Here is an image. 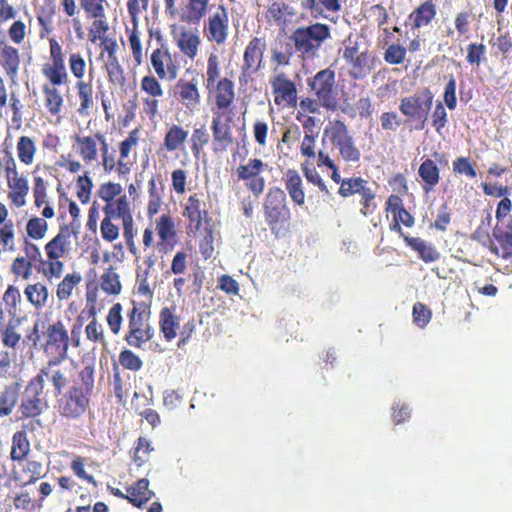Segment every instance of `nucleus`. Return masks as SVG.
<instances>
[{
	"label": "nucleus",
	"instance_id": "obj_1",
	"mask_svg": "<svg viewBox=\"0 0 512 512\" xmlns=\"http://www.w3.org/2000/svg\"><path fill=\"white\" fill-rule=\"evenodd\" d=\"M43 374L52 385L57 415L68 423L82 421L91 411L95 390L94 364L62 367L57 366L56 361H48Z\"/></svg>",
	"mask_w": 512,
	"mask_h": 512
},
{
	"label": "nucleus",
	"instance_id": "obj_2",
	"mask_svg": "<svg viewBox=\"0 0 512 512\" xmlns=\"http://www.w3.org/2000/svg\"><path fill=\"white\" fill-rule=\"evenodd\" d=\"M72 149L89 164L94 162L101 152V165L106 173H116L119 177H125L131 173L136 164V147L140 142V130L135 128L118 143V156L116 152L109 150L106 137L97 132L91 135L75 133L71 136Z\"/></svg>",
	"mask_w": 512,
	"mask_h": 512
},
{
	"label": "nucleus",
	"instance_id": "obj_3",
	"mask_svg": "<svg viewBox=\"0 0 512 512\" xmlns=\"http://www.w3.org/2000/svg\"><path fill=\"white\" fill-rule=\"evenodd\" d=\"M150 62L157 78L153 75L144 76L140 81V90L145 94L142 97V110L149 119H154L159 114V103L164 96L159 80H175L179 75L181 64L179 55L172 53L164 43L152 51Z\"/></svg>",
	"mask_w": 512,
	"mask_h": 512
},
{
	"label": "nucleus",
	"instance_id": "obj_4",
	"mask_svg": "<svg viewBox=\"0 0 512 512\" xmlns=\"http://www.w3.org/2000/svg\"><path fill=\"white\" fill-rule=\"evenodd\" d=\"M72 231L67 225L61 226L59 232L44 246L46 258L42 257L39 247L25 239L23 251L27 259L35 264V269L42 274L48 281L59 279L63 276L65 264L61 260L66 257L71 250Z\"/></svg>",
	"mask_w": 512,
	"mask_h": 512
},
{
	"label": "nucleus",
	"instance_id": "obj_5",
	"mask_svg": "<svg viewBox=\"0 0 512 512\" xmlns=\"http://www.w3.org/2000/svg\"><path fill=\"white\" fill-rule=\"evenodd\" d=\"M131 305L126 313L128 325L123 339L130 347L141 349L153 339L155 330L150 323L149 307L135 300H131Z\"/></svg>",
	"mask_w": 512,
	"mask_h": 512
},
{
	"label": "nucleus",
	"instance_id": "obj_6",
	"mask_svg": "<svg viewBox=\"0 0 512 512\" xmlns=\"http://www.w3.org/2000/svg\"><path fill=\"white\" fill-rule=\"evenodd\" d=\"M265 222L275 237H280L289 231L291 212L287 205L284 190L271 187L265 195L263 203Z\"/></svg>",
	"mask_w": 512,
	"mask_h": 512
},
{
	"label": "nucleus",
	"instance_id": "obj_7",
	"mask_svg": "<svg viewBox=\"0 0 512 512\" xmlns=\"http://www.w3.org/2000/svg\"><path fill=\"white\" fill-rule=\"evenodd\" d=\"M116 211L112 208L104 209V218L100 224V232L102 238L107 242H113L119 237V226L116 225L113 220L121 219L123 225V235L128 246L129 251L133 254H137V248L135 247L134 237V220L131 211H124L123 206L120 204L116 207Z\"/></svg>",
	"mask_w": 512,
	"mask_h": 512
},
{
	"label": "nucleus",
	"instance_id": "obj_8",
	"mask_svg": "<svg viewBox=\"0 0 512 512\" xmlns=\"http://www.w3.org/2000/svg\"><path fill=\"white\" fill-rule=\"evenodd\" d=\"M70 345L69 333L62 320H57L43 327L41 350L52 357L49 361H56L57 366L68 357Z\"/></svg>",
	"mask_w": 512,
	"mask_h": 512
},
{
	"label": "nucleus",
	"instance_id": "obj_9",
	"mask_svg": "<svg viewBox=\"0 0 512 512\" xmlns=\"http://www.w3.org/2000/svg\"><path fill=\"white\" fill-rule=\"evenodd\" d=\"M331 37L330 27L323 23H314L299 27L290 36L297 52L304 57L315 56L322 43Z\"/></svg>",
	"mask_w": 512,
	"mask_h": 512
},
{
	"label": "nucleus",
	"instance_id": "obj_10",
	"mask_svg": "<svg viewBox=\"0 0 512 512\" xmlns=\"http://www.w3.org/2000/svg\"><path fill=\"white\" fill-rule=\"evenodd\" d=\"M324 134L329 137L333 147L338 150L341 159L348 163L360 161L361 152L357 147L348 126L341 120H333L325 128Z\"/></svg>",
	"mask_w": 512,
	"mask_h": 512
},
{
	"label": "nucleus",
	"instance_id": "obj_11",
	"mask_svg": "<svg viewBox=\"0 0 512 512\" xmlns=\"http://www.w3.org/2000/svg\"><path fill=\"white\" fill-rule=\"evenodd\" d=\"M434 95L429 88H424L413 95L401 99L399 110L410 121L416 122V129L425 127Z\"/></svg>",
	"mask_w": 512,
	"mask_h": 512
},
{
	"label": "nucleus",
	"instance_id": "obj_12",
	"mask_svg": "<svg viewBox=\"0 0 512 512\" xmlns=\"http://www.w3.org/2000/svg\"><path fill=\"white\" fill-rule=\"evenodd\" d=\"M44 377L43 368L39 373L28 382L26 394L19 406V412L22 418H36L40 416L47 408V400L44 397Z\"/></svg>",
	"mask_w": 512,
	"mask_h": 512
},
{
	"label": "nucleus",
	"instance_id": "obj_13",
	"mask_svg": "<svg viewBox=\"0 0 512 512\" xmlns=\"http://www.w3.org/2000/svg\"><path fill=\"white\" fill-rule=\"evenodd\" d=\"M267 43L264 37H252L245 47L239 83L246 86L262 67Z\"/></svg>",
	"mask_w": 512,
	"mask_h": 512
},
{
	"label": "nucleus",
	"instance_id": "obj_14",
	"mask_svg": "<svg viewBox=\"0 0 512 512\" xmlns=\"http://www.w3.org/2000/svg\"><path fill=\"white\" fill-rule=\"evenodd\" d=\"M307 85L315 97L320 98L322 102L327 103L335 111L338 109L339 101L334 70L325 68L318 71L313 77L307 79Z\"/></svg>",
	"mask_w": 512,
	"mask_h": 512
},
{
	"label": "nucleus",
	"instance_id": "obj_15",
	"mask_svg": "<svg viewBox=\"0 0 512 512\" xmlns=\"http://www.w3.org/2000/svg\"><path fill=\"white\" fill-rule=\"evenodd\" d=\"M266 167L267 164L261 159L250 158L236 169L238 181H242L255 198H259L265 190L266 182L262 174Z\"/></svg>",
	"mask_w": 512,
	"mask_h": 512
},
{
	"label": "nucleus",
	"instance_id": "obj_16",
	"mask_svg": "<svg viewBox=\"0 0 512 512\" xmlns=\"http://www.w3.org/2000/svg\"><path fill=\"white\" fill-rule=\"evenodd\" d=\"M229 13L224 5L209 14L203 23V35L210 43L222 46L229 37Z\"/></svg>",
	"mask_w": 512,
	"mask_h": 512
},
{
	"label": "nucleus",
	"instance_id": "obj_17",
	"mask_svg": "<svg viewBox=\"0 0 512 512\" xmlns=\"http://www.w3.org/2000/svg\"><path fill=\"white\" fill-rule=\"evenodd\" d=\"M183 217L187 220V233L197 234L203 225H210L211 217L206 209V203L202 199V195L194 193L190 195L182 211Z\"/></svg>",
	"mask_w": 512,
	"mask_h": 512
},
{
	"label": "nucleus",
	"instance_id": "obj_18",
	"mask_svg": "<svg viewBox=\"0 0 512 512\" xmlns=\"http://www.w3.org/2000/svg\"><path fill=\"white\" fill-rule=\"evenodd\" d=\"M270 85L274 103L282 108H295L298 103V91L296 83L284 72L273 75Z\"/></svg>",
	"mask_w": 512,
	"mask_h": 512
},
{
	"label": "nucleus",
	"instance_id": "obj_19",
	"mask_svg": "<svg viewBox=\"0 0 512 512\" xmlns=\"http://www.w3.org/2000/svg\"><path fill=\"white\" fill-rule=\"evenodd\" d=\"M232 116L228 114H220L215 112L212 116V150L219 154L227 151L233 144L234 137L231 127Z\"/></svg>",
	"mask_w": 512,
	"mask_h": 512
},
{
	"label": "nucleus",
	"instance_id": "obj_20",
	"mask_svg": "<svg viewBox=\"0 0 512 512\" xmlns=\"http://www.w3.org/2000/svg\"><path fill=\"white\" fill-rule=\"evenodd\" d=\"M493 238L498 242L499 246L495 245L494 241L486 235V240L481 241L482 245L487 247L491 253L503 259L512 257V216L505 222L497 223L492 231Z\"/></svg>",
	"mask_w": 512,
	"mask_h": 512
},
{
	"label": "nucleus",
	"instance_id": "obj_21",
	"mask_svg": "<svg viewBox=\"0 0 512 512\" xmlns=\"http://www.w3.org/2000/svg\"><path fill=\"white\" fill-rule=\"evenodd\" d=\"M198 85V78L194 77L190 80L180 78L174 86L176 100L190 112L198 110L201 104V94Z\"/></svg>",
	"mask_w": 512,
	"mask_h": 512
},
{
	"label": "nucleus",
	"instance_id": "obj_22",
	"mask_svg": "<svg viewBox=\"0 0 512 512\" xmlns=\"http://www.w3.org/2000/svg\"><path fill=\"white\" fill-rule=\"evenodd\" d=\"M214 106L212 113L231 114V106L235 100L234 83L227 77L221 78L213 86Z\"/></svg>",
	"mask_w": 512,
	"mask_h": 512
},
{
	"label": "nucleus",
	"instance_id": "obj_23",
	"mask_svg": "<svg viewBox=\"0 0 512 512\" xmlns=\"http://www.w3.org/2000/svg\"><path fill=\"white\" fill-rule=\"evenodd\" d=\"M123 188L121 184L115 182H106L99 186L97 196L105 202L102 210L112 208L116 211V207L120 204L123 206L124 211H131L129 201L126 195H122Z\"/></svg>",
	"mask_w": 512,
	"mask_h": 512
},
{
	"label": "nucleus",
	"instance_id": "obj_24",
	"mask_svg": "<svg viewBox=\"0 0 512 512\" xmlns=\"http://www.w3.org/2000/svg\"><path fill=\"white\" fill-rule=\"evenodd\" d=\"M156 231L160 238L158 244L160 251L168 253L174 249L177 243L175 224L169 214H162L156 221Z\"/></svg>",
	"mask_w": 512,
	"mask_h": 512
},
{
	"label": "nucleus",
	"instance_id": "obj_25",
	"mask_svg": "<svg viewBox=\"0 0 512 512\" xmlns=\"http://www.w3.org/2000/svg\"><path fill=\"white\" fill-rule=\"evenodd\" d=\"M19 464L21 469L18 471L13 468L11 478L15 482H21L22 487L34 484L43 477V464L40 461L26 459Z\"/></svg>",
	"mask_w": 512,
	"mask_h": 512
},
{
	"label": "nucleus",
	"instance_id": "obj_26",
	"mask_svg": "<svg viewBox=\"0 0 512 512\" xmlns=\"http://www.w3.org/2000/svg\"><path fill=\"white\" fill-rule=\"evenodd\" d=\"M437 15V6L433 0H426L408 15V21L410 22L412 30H419L420 28L431 25Z\"/></svg>",
	"mask_w": 512,
	"mask_h": 512
},
{
	"label": "nucleus",
	"instance_id": "obj_27",
	"mask_svg": "<svg viewBox=\"0 0 512 512\" xmlns=\"http://www.w3.org/2000/svg\"><path fill=\"white\" fill-rule=\"evenodd\" d=\"M209 0H187L186 4L178 10L179 21L186 24L198 25L206 16Z\"/></svg>",
	"mask_w": 512,
	"mask_h": 512
},
{
	"label": "nucleus",
	"instance_id": "obj_28",
	"mask_svg": "<svg viewBox=\"0 0 512 512\" xmlns=\"http://www.w3.org/2000/svg\"><path fill=\"white\" fill-rule=\"evenodd\" d=\"M7 186L9 188L8 199L16 208H22L26 205V197L29 193V183L25 176L15 171V177H8Z\"/></svg>",
	"mask_w": 512,
	"mask_h": 512
},
{
	"label": "nucleus",
	"instance_id": "obj_29",
	"mask_svg": "<svg viewBox=\"0 0 512 512\" xmlns=\"http://www.w3.org/2000/svg\"><path fill=\"white\" fill-rule=\"evenodd\" d=\"M282 180L292 202L297 206H303L305 204V189L299 172L295 169H288Z\"/></svg>",
	"mask_w": 512,
	"mask_h": 512
},
{
	"label": "nucleus",
	"instance_id": "obj_30",
	"mask_svg": "<svg viewBox=\"0 0 512 512\" xmlns=\"http://www.w3.org/2000/svg\"><path fill=\"white\" fill-rule=\"evenodd\" d=\"M47 190V181L41 176H34L32 187L34 206L38 209L44 206L41 215L44 218H53L55 216V211L53 207L49 205Z\"/></svg>",
	"mask_w": 512,
	"mask_h": 512
},
{
	"label": "nucleus",
	"instance_id": "obj_31",
	"mask_svg": "<svg viewBox=\"0 0 512 512\" xmlns=\"http://www.w3.org/2000/svg\"><path fill=\"white\" fill-rule=\"evenodd\" d=\"M418 175L422 181V189L425 193H430L440 182V169L435 160L425 158L418 168Z\"/></svg>",
	"mask_w": 512,
	"mask_h": 512
},
{
	"label": "nucleus",
	"instance_id": "obj_32",
	"mask_svg": "<svg viewBox=\"0 0 512 512\" xmlns=\"http://www.w3.org/2000/svg\"><path fill=\"white\" fill-rule=\"evenodd\" d=\"M404 242L425 263H432L440 259L441 255L437 248L420 237H405Z\"/></svg>",
	"mask_w": 512,
	"mask_h": 512
},
{
	"label": "nucleus",
	"instance_id": "obj_33",
	"mask_svg": "<svg viewBox=\"0 0 512 512\" xmlns=\"http://www.w3.org/2000/svg\"><path fill=\"white\" fill-rule=\"evenodd\" d=\"M128 500L133 506L141 508L154 496V492L149 489V480L141 478L133 485L127 487Z\"/></svg>",
	"mask_w": 512,
	"mask_h": 512
},
{
	"label": "nucleus",
	"instance_id": "obj_34",
	"mask_svg": "<svg viewBox=\"0 0 512 512\" xmlns=\"http://www.w3.org/2000/svg\"><path fill=\"white\" fill-rule=\"evenodd\" d=\"M159 328L164 339L171 342L177 336L180 328V319L175 314V308L164 307L159 314Z\"/></svg>",
	"mask_w": 512,
	"mask_h": 512
},
{
	"label": "nucleus",
	"instance_id": "obj_35",
	"mask_svg": "<svg viewBox=\"0 0 512 512\" xmlns=\"http://www.w3.org/2000/svg\"><path fill=\"white\" fill-rule=\"evenodd\" d=\"M56 15V1L42 0L36 10V18L41 37L53 31V18Z\"/></svg>",
	"mask_w": 512,
	"mask_h": 512
},
{
	"label": "nucleus",
	"instance_id": "obj_36",
	"mask_svg": "<svg viewBox=\"0 0 512 512\" xmlns=\"http://www.w3.org/2000/svg\"><path fill=\"white\" fill-rule=\"evenodd\" d=\"M20 63L19 50L12 45L5 44L0 51V65L6 76L14 80L18 75Z\"/></svg>",
	"mask_w": 512,
	"mask_h": 512
},
{
	"label": "nucleus",
	"instance_id": "obj_37",
	"mask_svg": "<svg viewBox=\"0 0 512 512\" xmlns=\"http://www.w3.org/2000/svg\"><path fill=\"white\" fill-rule=\"evenodd\" d=\"M75 89L77 98L79 100V106L77 108V112L82 117H87L90 115L91 110L94 106L93 99V85L92 80L89 81H76Z\"/></svg>",
	"mask_w": 512,
	"mask_h": 512
},
{
	"label": "nucleus",
	"instance_id": "obj_38",
	"mask_svg": "<svg viewBox=\"0 0 512 512\" xmlns=\"http://www.w3.org/2000/svg\"><path fill=\"white\" fill-rule=\"evenodd\" d=\"M21 387V383L18 381L4 386L3 390L0 392L1 417L8 416L12 413L18 403Z\"/></svg>",
	"mask_w": 512,
	"mask_h": 512
},
{
	"label": "nucleus",
	"instance_id": "obj_39",
	"mask_svg": "<svg viewBox=\"0 0 512 512\" xmlns=\"http://www.w3.org/2000/svg\"><path fill=\"white\" fill-rule=\"evenodd\" d=\"M31 452V445L27 434L23 430L16 431L11 440L9 458L12 462L22 463Z\"/></svg>",
	"mask_w": 512,
	"mask_h": 512
},
{
	"label": "nucleus",
	"instance_id": "obj_40",
	"mask_svg": "<svg viewBox=\"0 0 512 512\" xmlns=\"http://www.w3.org/2000/svg\"><path fill=\"white\" fill-rule=\"evenodd\" d=\"M36 140L28 135H21L16 142V154L18 161L25 165L30 166L34 163L37 154Z\"/></svg>",
	"mask_w": 512,
	"mask_h": 512
},
{
	"label": "nucleus",
	"instance_id": "obj_41",
	"mask_svg": "<svg viewBox=\"0 0 512 512\" xmlns=\"http://www.w3.org/2000/svg\"><path fill=\"white\" fill-rule=\"evenodd\" d=\"M188 138V131L182 126L172 124L168 126L163 138V148L167 152H174L181 149Z\"/></svg>",
	"mask_w": 512,
	"mask_h": 512
},
{
	"label": "nucleus",
	"instance_id": "obj_42",
	"mask_svg": "<svg viewBox=\"0 0 512 512\" xmlns=\"http://www.w3.org/2000/svg\"><path fill=\"white\" fill-rule=\"evenodd\" d=\"M201 43L200 36L192 31H182L177 40L176 45L180 52L191 60H194L198 54Z\"/></svg>",
	"mask_w": 512,
	"mask_h": 512
},
{
	"label": "nucleus",
	"instance_id": "obj_43",
	"mask_svg": "<svg viewBox=\"0 0 512 512\" xmlns=\"http://www.w3.org/2000/svg\"><path fill=\"white\" fill-rule=\"evenodd\" d=\"M44 105L51 116L58 117L64 107V98L60 90L55 86L44 84L42 86Z\"/></svg>",
	"mask_w": 512,
	"mask_h": 512
},
{
	"label": "nucleus",
	"instance_id": "obj_44",
	"mask_svg": "<svg viewBox=\"0 0 512 512\" xmlns=\"http://www.w3.org/2000/svg\"><path fill=\"white\" fill-rule=\"evenodd\" d=\"M42 75L49 86H61L68 83V73L65 63L47 62L42 67Z\"/></svg>",
	"mask_w": 512,
	"mask_h": 512
},
{
	"label": "nucleus",
	"instance_id": "obj_45",
	"mask_svg": "<svg viewBox=\"0 0 512 512\" xmlns=\"http://www.w3.org/2000/svg\"><path fill=\"white\" fill-rule=\"evenodd\" d=\"M27 301L37 310L44 308L49 299V291L41 282L28 284L24 289Z\"/></svg>",
	"mask_w": 512,
	"mask_h": 512
},
{
	"label": "nucleus",
	"instance_id": "obj_46",
	"mask_svg": "<svg viewBox=\"0 0 512 512\" xmlns=\"http://www.w3.org/2000/svg\"><path fill=\"white\" fill-rule=\"evenodd\" d=\"M82 282V276L79 272L66 274L56 287V297L59 301L68 300L73 290Z\"/></svg>",
	"mask_w": 512,
	"mask_h": 512
},
{
	"label": "nucleus",
	"instance_id": "obj_47",
	"mask_svg": "<svg viewBox=\"0 0 512 512\" xmlns=\"http://www.w3.org/2000/svg\"><path fill=\"white\" fill-rule=\"evenodd\" d=\"M100 287L108 295H119L122 290L120 276L116 268L109 266L100 277Z\"/></svg>",
	"mask_w": 512,
	"mask_h": 512
},
{
	"label": "nucleus",
	"instance_id": "obj_48",
	"mask_svg": "<svg viewBox=\"0 0 512 512\" xmlns=\"http://www.w3.org/2000/svg\"><path fill=\"white\" fill-rule=\"evenodd\" d=\"M350 64L352 66L350 71L351 77L354 79H362L371 73L374 61L370 53L364 51L358 54L355 60Z\"/></svg>",
	"mask_w": 512,
	"mask_h": 512
},
{
	"label": "nucleus",
	"instance_id": "obj_49",
	"mask_svg": "<svg viewBox=\"0 0 512 512\" xmlns=\"http://www.w3.org/2000/svg\"><path fill=\"white\" fill-rule=\"evenodd\" d=\"M154 451L151 442L140 436L134 443L132 448V460L137 467H142L150 460V454Z\"/></svg>",
	"mask_w": 512,
	"mask_h": 512
},
{
	"label": "nucleus",
	"instance_id": "obj_50",
	"mask_svg": "<svg viewBox=\"0 0 512 512\" xmlns=\"http://www.w3.org/2000/svg\"><path fill=\"white\" fill-rule=\"evenodd\" d=\"M369 185L366 179L359 176L344 178L341 186H339L338 194L343 198H348L356 194L359 195Z\"/></svg>",
	"mask_w": 512,
	"mask_h": 512
},
{
	"label": "nucleus",
	"instance_id": "obj_51",
	"mask_svg": "<svg viewBox=\"0 0 512 512\" xmlns=\"http://www.w3.org/2000/svg\"><path fill=\"white\" fill-rule=\"evenodd\" d=\"M126 33L128 35V42L130 49L132 51V56L135 64L137 66L143 63L144 54L142 49V43L140 39V31L138 29V24H132V27H126Z\"/></svg>",
	"mask_w": 512,
	"mask_h": 512
},
{
	"label": "nucleus",
	"instance_id": "obj_52",
	"mask_svg": "<svg viewBox=\"0 0 512 512\" xmlns=\"http://www.w3.org/2000/svg\"><path fill=\"white\" fill-rule=\"evenodd\" d=\"M92 23L88 29V37L92 43H96L97 41H102L103 39L108 38L106 36L107 32L110 29L109 22L107 20V16H98L95 18H91Z\"/></svg>",
	"mask_w": 512,
	"mask_h": 512
},
{
	"label": "nucleus",
	"instance_id": "obj_53",
	"mask_svg": "<svg viewBox=\"0 0 512 512\" xmlns=\"http://www.w3.org/2000/svg\"><path fill=\"white\" fill-rule=\"evenodd\" d=\"M321 108L325 109L326 111L334 112L335 110L330 107L327 103L322 102L320 98L317 97H304L299 102V108L297 110L296 114H320Z\"/></svg>",
	"mask_w": 512,
	"mask_h": 512
},
{
	"label": "nucleus",
	"instance_id": "obj_54",
	"mask_svg": "<svg viewBox=\"0 0 512 512\" xmlns=\"http://www.w3.org/2000/svg\"><path fill=\"white\" fill-rule=\"evenodd\" d=\"M47 218L31 217L26 223L27 236L32 240H41L45 237L48 231Z\"/></svg>",
	"mask_w": 512,
	"mask_h": 512
},
{
	"label": "nucleus",
	"instance_id": "obj_55",
	"mask_svg": "<svg viewBox=\"0 0 512 512\" xmlns=\"http://www.w3.org/2000/svg\"><path fill=\"white\" fill-rule=\"evenodd\" d=\"M148 194L147 214L153 216L159 212L162 203V188L157 187L154 177L148 181Z\"/></svg>",
	"mask_w": 512,
	"mask_h": 512
},
{
	"label": "nucleus",
	"instance_id": "obj_56",
	"mask_svg": "<svg viewBox=\"0 0 512 512\" xmlns=\"http://www.w3.org/2000/svg\"><path fill=\"white\" fill-rule=\"evenodd\" d=\"M79 3L87 19L106 15L109 5L107 0H79Z\"/></svg>",
	"mask_w": 512,
	"mask_h": 512
},
{
	"label": "nucleus",
	"instance_id": "obj_57",
	"mask_svg": "<svg viewBox=\"0 0 512 512\" xmlns=\"http://www.w3.org/2000/svg\"><path fill=\"white\" fill-rule=\"evenodd\" d=\"M359 196H360L359 203L361 206V208H360L361 215H363L364 217H368V216L372 215L377 209V203L375 201V199H376L375 189H373L372 186L369 185L362 191L361 194H359Z\"/></svg>",
	"mask_w": 512,
	"mask_h": 512
},
{
	"label": "nucleus",
	"instance_id": "obj_58",
	"mask_svg": "<svg viewBox=\"0 0 512 512\" xmlns=\"http://www.w3.org/2000/svg\"><path fill=\"white\" fill-rule=\"evenodd\" d=\"M91 314L93 315V318L85 327L86 338L93 343L106 345L104 329L102 324L99 323L97 318L95 317L94 308L91 309Z\"/></svg>",
	"mask_w": 512,
	"mask_h": 512
},
{
	"label": "nucleus",
	"instance_id": "obj_59",
	"mask_svg": "<svg viewBox=\"0 0 512 512\" xmlns=\"http://www.w3.org/2000/svg\"><path fill=\"white\" fill-rule=\"evenodd\" d=\"M209 134L205 127L194 128L190 141H191V152L195 158H199L204 147L209 142Z\"/></svg>",
	"mask_w": 512,
	"mask_h": 512
},
{
	"label": "nucleus",
	"instance_id": "obj_60",
	"mask_svg": "<svg viewBox=\"0 0 512 512\" xmlns=\"http://www.w3.org/2000/svg\"><path fill=\"white\" fill-rule=\"evenodd\" d=\"M0 246L3 251L13 252L16 250L15 230L12 220H8L0 227Z\"/></svg>",
	"mask_w": 512,
	"mask_h": 512
},
{
	"label": "nucleus",
	"instance_id": "obj_61",
	"mask_svg": "<svg viewBox=\"0 0 512 512\" xmlns=\"http://www.w3.org/2000/svg\"><path fill=\"white\" fill-rule=\"evenodd\" d=\"M93 182L88 173L80 175L76 179V195L82 204L90 202Z\"/></svg>",
	"mask_w": 512,
	"mask_h": 512
},
{
	"label": "nucleus",
	"instance_id": "obj_62",
	"mask_svg": "<svg viewBox=\"0 0 512 512\" xmlns=\"http://www.w3.org/2000/svg\"><path fill=\"white\" fill-rule=\"evenodd\" d=\"M122 310L121 303L117 302L110 307L107 313L106 322L113 335H118L121 330L123 322Z\"/></svg>",
	"mask_w": 512,
	"mask_h": 512
},
{
	"label": "nucleus",
	"instance_id": "obj_63",
	"mask_svg": "<svg viewBox=\"0 0 512 512\" xmlns=\"http://www.w3.org/2000/svg\"><path fill=\"white\" fill-rule=\"evenodd\" d=\"M33 268H35V264L23 256L16 257L11 265L12 273L24 280H28L31 277Z\"/></svg>",
	"mask_w": 512,
	"mask_h": 512
},
{
	"label": "nucleus",
	"instance_id": "obj_64",
	"mask_svg": "<svg viewBox=\"0 0 512 512\" xmlns=\"http://www.w3.org/2000/svg\"><path fill=\"white\" fill-rule=\"evenodd\" d=\"M120 365L130 371L137 372L143 366L141 358L132 350L124 349L119 354Z\"/></svg>",
	"mask_w": 512,
	"mask_h": 512
}]
</instances>
